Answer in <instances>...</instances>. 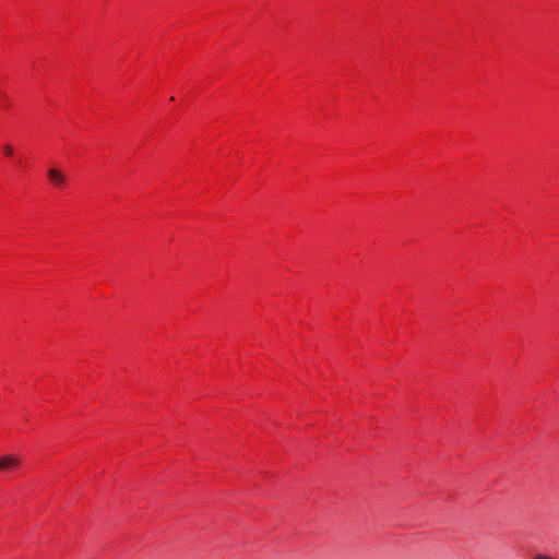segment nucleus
<instances>
[{"instance_id":"obj_1","label":"nucleus","mask_w":559,"mask_h":559,"mask_svg":"<svg viewBox=\"0 0 559 559\" xmlns=\"http://www.w3.org/2000/svg\"><path fill=\"white\" fill-rule=\"evenodd\" d=\"M47 177L49 182L58 189H62L67 186L68 177L58 168H49L47 170Z\"/></svg>"},{"instance_id":"obj_2","label":"nucleus","mask_w":559,"mask_h":559,"mask_svg":"<svg viewBox=\"0 0 559 559\" xmlns=\"http://www.w3.org/2000/svg\"><path fill=\"white\" fill-rule=\"evenodd\" d=\"M20 465V459L16 455L0 456V472H8L16 468Z\"/></svg>"},{"instance_id":"obj_3","label":"nucleus","mask_w":559,"mask_h":559,"mask_svg":"<svg viewBox=\"0 0 559 559\" xmlns=\"http://www.w3.org/2000/svg\"><path fill=\"white\" fill-rule=\"evenodd\" d=\"M2 151H3V153H4L7 156H11V155H13V152H14V150H13L12 145H10V144H4V145H3V147H2Z\"/></svg>"},{"instance_id":"obj_4","label":"nucleus","mask_w":559,"mask_h":559,"mask_svg":"<svg viewBox=\"0 0 559 559\" xmlns=\"http://www.w3.org/2000/svg\"><path fill=\"white\" fill-rule=\"evenodd\" d=\"M533 559H555V558L547 556V555L539 554V555H536Z\"/></svg>"},{"instance_id":"obj_5","label":"nucleus","mask_w":559,"mask_h":559,"mask_svg":"<svg viewBox=\"0 0 559 559\" xmlns=\"http://www.w3.org/2000/svg\"><path fill=\"white\" fill-rule=\"evenodd\" d=\"M5 97H7L5 94L0 91V100L5 99Z\"/></svg>"}]
</instances>
